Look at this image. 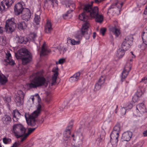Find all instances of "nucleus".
I'll return each mask as SVG.
<instances>
[{
    "label": "nucleus",
    "instance_id": "1",
    "mask_svg": "<svg viewBox=\"0 0 147 147\" xmlns=\"http://www.w3.org/2000/svg\"><path fill=\"white\" fill-rule=\"evenodd\" d=\"M98 13V8L97 6L92 7L91 5L87 4L84 5L83 8V12L79 16V19L85 22L82 25L81 30H78L76 34L75 37L76 38L81 39L84 36L86 39H89L90 33H88V31L90 26V24L88 20L90 17L93 18Z\"/></svg>",
    "mask_w": 147,
    "mask_h": 147
},
{
    "label": "nucleus",
    "instance_id": "2",
    "mask_svg": "<svg viewBox=\"0 0 147 147\" xmlns=\"http://www.w3.org/2000/svg\"><path fill=\"white\" fill-rule=\"evenodd\" d=\"M41 110V106L38 104L36 110L31 115L25 114V116L28 125L31 127L34 126L36 125L37 121L35 119L40 114Z\"/></svg>",
    "mask_w": 147,
    "mask_h": 147
},
{
    "label": "nucleus",
    "instance_id": "3",
    "mask_svg": "<svg viewBox=\"0 0 147 147\" xmlns=\"http://www.w3.org/2000/svg\"><path fill=\"white\" fill-rule=\"evenodd\" d=\"M48 82L46 81L45 78L42 77H35L30 82L26 84L28 89L36 88L42 85L47 86Z\"/></svg>",
    "mask_w": 147,
    "mask_h": 147
},
{
    "label": "nucleus",
    "instance_id": "4",
    "mask_svg": "<svg viewBox=\"0 0 147 147\" xmlns=\"http://www.w3.org/2000/svg\"><path fill=\"white\" fill-rule=\"evenodd\" d=\"M19 55L23 65L26 64L31 61L32 55L27 49L25 48L22 49L20 50Z\"/></svg>",
    "mask_w": 147,
    "mask_h": 147
},
{
    "label": "nucleus",
    "instance_id": "5",
    "mask_svg": "<svg viewBox=\"0 0 147 147\" xmlns=\"http://www.w3.org/2000/svg\"><path fill=\"white\" fill-rule=\"evenodd\" d=\"M26 129L23 125L20 124H15L13 126L12 131L18 138L25 135Z\"/></svg>",
    "mask_w": 147,
    "mask_h": 147
},
{
    "label": "nucleus",
    "instance_id": "6",
    "mask_svg": "<svg viewBox=\"0 0 147 147\" xmlns=\"http://www.w3.org/2000/svg\"><path fill=\"white\" fill-rule=\"evenodd\" d=\"M16 25L14 18H12L7 20L5 22V29L7 33H11L14 31Z\"/></svg>",
    "mask_w": 147,
    "mask_h": 147
},
{
    "label": "nucleus",
    "instance_id": "7",
    "mask_svg": "<svg viewBox=\"0 0 147 147\" xmlns=\"http://www.w3.org/2000/svg\"><path fill=\"white\" fill-rule=\"evenodd\" d=\"M133 42V38L132 36H129L127 37L123 41L121 45V47L124 50H127L130 47Z\"/></svg>",
    "mask_w": 147,
    "mask_h": 147
},
{
    "label": "nucleus",
    "instance_id": "8",
    "mask_svg": "<svg viewBox=\"0 0 147 147\" xmlns=\"http://www.w3.org/2000/svg\"><path fill=\"white\" fill-rule=\"evenodd\" d=\"M13 0H3L0 4V10L3 11L7 9L12 5Z\"/></svg>",
    "mask_w": 147,
    "mask_h": 147
},
{
    "label": "nucleus",
    "instance_id": "9",
    "mask_svg": "<svg viewBox=\"0 0 147 147\" xmlns=\"http://www.w3.org/2000/svg\"><path fill=\"white\" fill-rule=\"evenodd\" d=\"M144 92V88L142 86L139 87L137 90L136 93L133 97L132 100L133 102H135L139 100V98L143 94Z\"/></svg>",
    "mask_w": 147,
    "mask_h": 147
},
{
    "label": "nucleus",
    "instance_id": "10",
    "mask_svg": "<svg viewBox=\"0 0 147 147\" xmlns=\"http://www.w3.org/2000/svg\"><path fill=\"white\" fill-rule=\"evenodd\" d=\"M6 59L4 60V62L5 63L6 65H13L15 64V62L11 59V55L9 51L7 50L5 52Z\"/></svg>",
    "mask_w": 147,
    "mask_h": 147
},
{
    "label": "nucleus",
    "instance_id": "11",
    "mask_svg": "<svg viewBox=\"0 0 147 147\" xmlns=\"http://www.w3.org/2000/svg\"><path fill=\"white\" fill-rule=\"evenodd\" d=\"M131 68V66L129 64H127L125 65L122 73L121 79L122 82H123L124 81V79L127 77Z\"/></svg>",
    "mask_w": 147,
    "mask_h": 147
},
{
    "label": "nucleus",
    "instance_id": "12",
    "mask_svg": "<svg viewBox=\"0 0 147 147\" xmlns=\"http://www.w3.org/2000/svg\"><path fill=\"white\" fill-rule=\"evenodd\" d=\"M22 13V14L21 16L23 20L27 21L30 20L31 16V13L28 9H24Z\"/></svg>",
    "mask_w": 147,
    "mask_h": 147
},
{
    "label": "nucleus",
    "instance_id": "13",
    "mask_svg": "<svg viewBox=\"0 0 147 147\" xmlns=\"http://www.w3.org/2000/svg\"><path fill=\"white\" fill-rule=\"evenodd\" d=\"M24 9L25 8L23 7L22 3L21 2L18 3L14 7L15 14L17 15L20 14L22 13Z\"/></svg>",
    "mask_w": 147,
    "mask_h": 147
},
{
    "label": "nucleus",
    "instance_id": "14",
    "mask_svg": "<svg viewBox=\"0 0 147 147\" xmlns=\"http://www.w3.org/2000/svg\"><path fill=\"white\" fill-rule=\"evenodd\" d=\"M123 4V3L118 2L114 4H113L109 8L107 13H113L115 11V9L117 7L118 8H121Z\"/></svg>",
    "mask_w": 147,
    "mask_h": 147
},
{
    "label": "nucleus",
    "instance_id": "15",
    "mask_svg": "<svg viewBox=\"0 0 147 147\" xmlns=\"http://www.w3.org/2000/svg\"><path fill=\"white\" fill-rule=\"evenodd\" d=\"M52 71L54 73L52 77L51 86H53L56 82L57 76L58 74V69L57 66L53 68L52 69Z\"/></svg>",
    "mask_w": 147,
    "mask_h": 147
},
{
    "label": "nucleus",
    "instance_id": "16",
    "mask_svg": "<svg viewBox=\"0 0 147 147\" xmlns=\"http://www.w3.org/2000/svg\"><path fill=\"white\" fill-rule=\"evenodd\" d=\"M53 30L52 25L51 21L47 20L44 27V31L45 33L49 34L51 33Z\"/></svg>",
    "mask_w": 147,
    "mask_h": 147
},
{
    "label": "nucleus",
    "instance_id": "17",
    "mask_svg": "<svg viewBox=\"0 0 147 147\" xmlns=\"http://www.w3.org/2000/svg\"><path fill=\"white\" fill-rule=\"evenodd\" d=\"M132 135V133L131 131L125 132L123 134L122 138L124 141H129L130 140Z\"/></svg>",
    "mask_w": 147,
    "mask_h": 147
},
{
    "label": "nucleus",
    "instance_id": "18",
    "mask_svg": "<svg viewBox=\"0 0 147 147\" xmlns=\"http://www.w3.org/2000/svg\"><path fill=\"white\" fill-rule=\"evenodd\" d=\"M65 5L67 7L70 9V12L72 11L75 8V4L71 0H66L65 1Z\"/></svg>",
    "mask_w": 147,
    "mask_h": 147
},
{
    "label": "nucleus",
    "instance_id": "19",
    "mask_svg": "<svg viewBox=\"0 0 147 147\" xmlns=\"http://www.w3.org/2000/svg\"><path fill=\"white\" fill-rule=\"evenodd\" d=\"M17 39L18 43L19 44H26L29 41L27 37L25 36H18Z\"/></svg>",
    "mask_w": 147,
    "mask_h": 147
},
{
    "label": "nucleus",
    "instance_id": "20",
    "mask_svg": "<svg viewBox=\"0 0 147 147\" xmlns=\"http://www.w3.org/2000/svg\"><path fill=\"white\" fill-rule=\"evenodd\" d=\"M136 109L141 113H144L146 112V108L144 103H141L136 106Z\"/></svg>",
    "mask_w": 147,
    "mask_h": 147
},
{
    "label": "nucleus",
    "instance_id": "21",
    "mask_svg": "<svg viewBox=\"0 0 147 147\" xmlns=\"http://www.w3.org/2000/svg\"><path fill=\"white\" fill-rule=\"evenodd\" d=\"M38 125H37L36 127L34 128H29L28 129V132L22 138L21 140V142H22L24 140H25L28 136L29 135L32 133L34 131L35 129L37 127Z\"/></svg>",
    "mask_w": 147,
    "mask_h": 147
},
{
    "label": "nucleus",
    "instance_id": "22",
    "mask_svg": "<svg viewBox=\"0 0 147 147\" xmlns=\"http://www.w3.org/2000/svg\"><path fill=\"white\" fill-rule=\"evenodd\" d=\"M119 137V134L116 132L112 131L111 135V141L115 142L116 143L118 142V138Z\"/></svg>",
    "mask_w": 147,
    "mask_h": 147
},
{
    "label": "nucleus",
    "instance_id": "23",
    "mask_svg": "<svg viewBox=\"0 0 147 147\" xmlns=\"http://www.w3.org/2000/svg\"><path fill=\"white\" fill-rule=\"evenodd\" d=\"M109 30L116 36L118 37L120 34L119 29L117 28L116 26L110 27Z\"/></svg>",
    "mask_w": 147,
    "mask_h": 147
},
{
    "label": "nucleus",
    "instance_id": "24",
    "mask_svg": "<svg viewBox=\"0 0 147 147\" xmlns=\"http://www.w3.org/2000/svg\"><path fill=\"white\" fill-rule=\"evenodd\" d=\"M13 120L15 122H17L21 117L20 112L17 110L13 111Z\"/></svg>",
    "mask_w": 147,
    "mask_h": 147
},
{
    "label": "nucleus",
    "instance_id": "25",
    "mask_svg": "<svg viewBox=\"0 0 147 147\" xmlns=\"http://www.w3.org/2000/svg\"><path fill=\"white\" fill-rule=\"evenodd\" d=\"M142 38L143 43L147 45V26L146 27L142 33Z\"/></svg>",
    "mask_w": 147,
    "mask_h": 147
},
{
    "label": "nucleus",
    "instance_id": "26",
    "mask_svg": "<svg viewBox=\"0 0 147 147\" xmlns=\"http://www.w3.org/2000/svg\"><path fill=\"white\" fill-rule=\"evenodd\" d=\"M96 16L93 17V18L95 19V21L99 23H101L103 20V16L102 15L98 13Z\"/></svg>",
    "mask_w": 147,
    "mask_h": 147
},
{
    "label": "nucleus",
    "instance_id": "27",
    "mask_svg": "<svg viewBox=\"0 0 147 147\" xmlns=\"http://www.w3.org/2000/svg\"><path fill=\"white\" fill-rule=\"evenodd\" d=\"M2 120L4 124L8 125L10 123L11 119L9 116L5 115L3 117Z\"/></svg>",
    "mask_w": 147,
    "mask_h": 147
},
{
    "label": "nucleus",
    "instance_id": "28",
    "mask_svg": "<svg viewBox=\"0 0 147 147\" xmlns=\"http://www.w3.org/2000/svg\"><path fill=\"white\" fill-rule=\"evenodd\" d=\"M50 51L48 50L46 47L45 43H44L42 47V50L40 53L41 56L46 55L48 53L50 52Z\"/></svg>",
    "mask_w": 147,
    "mask_h": 147
},
{
    "label": "nucleus",
    "instance_id": "29",
    "mask_svg": "<svg viewBox=\"0 0 147 147\" xmlns=\"http://www.w3.org/2000/svg\"><path fill=\"white\" fill-rule=\"evenodd\" d=\"M80 73L78 72L72 76L70 78V80L71 82H74L78 81L80 78Z\"/></svg>",
    "mask_w": 147,
    "mask_h": 147
},
{
    "label": "nucleus",
    "instance_id": "30",
    "mask_svg": "<svg viewBox=\"0 0 147 147\" xmlns=\"http://www.w3.org/2000/svg\"><path fill=\"white\" fill-rule=\"evenodd\" d=\"M123 48L121 47L119 48L117 51L116 56L119 58H120L123 57L125 54V52L126 50H124Z\"/></svg>",
    "mask_w": 147,
    "mask_h": 147
},
{
    "label": "nucleus",
    "instance_id": "31",
    "mask_svg": "<svg viewBox=\"0 0 147 147\" xmlns=\"http://www.w3.org/2000/svg\"><path fill=\"white\" fill-rule=\"evenodd\" d=\"M57 0H45L44 1V6H47L48 4L51 3L53 7H54V5H57Z\"/></svg>",
    "mask_w": 147,
    "mask_h": 147
},
{
    "label": "nucleus",
    "instance_id": "32",
    "mask_svg": "<svg viewBox=\"0 0 147 147\" xmlns=\"http://www.w3.org/2000/svg\"><path fill=\"white\" fill-rule=\"evenodd\" d=\"M27 24L25 22H21L18 23V27L20 30H22L27 28Z\"/></svg>",
    "mask_w": 147,
    "mask_h": 147
},
{
    "label": "nucleus",
    "instance_id": "33",
    "mask_svg": "<svg viewBox=\"0 0 147 147\" xmlns=\"http://www.w3.org/2000/svg\"><path fill=\"white\" fill-rule=\"evenodd\" d=\"M23 99H21V97L17 96L15 99V101L16 105L18 106H20L22 105L23 103Z\"/></svg>",
    "mask_w": 147,
    "mask_h": 147
},
{
    "label": "nucleus",
    "instance_id": "34",
    "mask_svg": "<svg viewBox=\"0 0 147 147\" xmlns=\"http://www.w3.org/2000/svg\"><path fill=\"white\" fill-rule=\"evenodd\" d=\"M7 81V79L5 76L3 74H0V84L4 85Z\"/></svg>",
    "mask_w": 147,
    "mask_h": 147
},
{
    "label": "nucleus",
    "instance_id": "35",
    "mask_svg": "<svg viewBox=\"0 0 147 147\" xmlns=\"http://www.w3.org/2000/svg\"><path fill=\"white\" fill-rule=\"evenodd\" d=\"M70 134V131H69V130H66L63 133V135L64 137V139L65 140H67V139L69 137Z\"/></svg>",
    "mask_w": 147,
    "mask_h": 147
},
{
    "label": "nucleus",
    "instance_id": "36",
    "mask_svg": "<svg viewBox=\"0 0 147 147\" xmlns=\"http://www.w3.org/2000/svg\"><path fill=\"white\" fill-rule=\"evenodd\" d=\"M67 42L68 43H71L72 45H76L79 44L80 43V42L79 40L76 41L74 39L72 40L71 39H68Z\"/></svg>",
    "mask_w": 147,
    "mask_h": 147
},
{
    "label": "nucleus",
    "instance_id": "37",
    "mask_svg": "<svg viewBox=\"0 0 147 147\" xmlns=\"http://www.w3.org/2000/svg\"><path fill=\"white\" fill-rule=\"evenodd\" d=\"M120 130V125L119 123H117L113 128V132L119 134Z\"/></svg>",
    "mask_w": 147,
    "mask_h": 147
},
{
    "label": "nucleus",
    "instance_id": "38",
    "mask_svg": "<svg viewBox=\"0 0 147 147\" xmlns=\"http://www.w3.org/2000/svg\"><path fill=\"white\" fill-rule=\"evenodd\" d=\"M40 16L39 15L36 14L35 17L34 19V21L36 23V24H38L40 21Z\"/></svg>",
    "mask_w": 147,
    "mask_h": 147
},
{
    "label": "nucleus",
    "instance_id": "39",
    "mask_svg": "<svg viewBox=\"0 0 147 147\" xmlns=\"http://www.w3.org/2000/svg\"><path fill=\"white\" fill-rule=\"evenodd\" d=\"M18 95L17 96L21 97V99H24V94L21 90H18L17 92Z\"/></svg>",
    "mask_w": 147,
    "mask_h": 147
},
{
    "label": "nucleus",
    "instance_id": "40",
    "mask_svg": "<svg viewBox=\"0 0 147 147\" xmlns=\"http://www.w3.org/2000/svg\"><path fill=\"white\" fill-rule=\"evenodd\" d=\"M102 85V84H99L98 82L96 83L95 86L94 90L95 91H97L100 89L101 88Z\"/></svg>",
    "mask_w": 147,
    "mask_h": 147
},
{
    "label": "nucleus",
    "instance_id": "41",
    "mask_svg": "<svg viewBox=\"0 0 147 147\" xmlns=\"http://www.w3.org/2000/svg\"><path fill=\"white\" fill-rule=\"evenodd\" d=\"M30 37L31 39H32L33 41H34L35 40L36 38L37 37V35L36 33L34 32H33L30 33Z\"/></svg>",
    "mask_w": 147,
    "mask_h": 147
},
{
    "label": "nucleus",
    "instance_id": "42",
    "mask_svg": "<svg viewBox=\"0 0 147 147\" xmlns=\"http://www.w3.org/2000/svg\"><path fill=\"white\" fill-rule=\"evenodd\" d=\"M105 80V76H101L99 79L98 82L99 83V84H102L104 83Z\"/></svg>",
    "mask_w": 147,
    "mask_h": 147
},
{
    "label": "nucleus",
    "instance_id": "43",
    "mask_svg": "<svg viewBox=\"0 0 147 147\" xmlns=\"http://www.w3.org/2000/svg\"><path fill=\"white\" fill-rule=\"evenodd\" d=\"M3 141L5 144H7L11 142V140L9 138H4L3 139Z\"/></svg>",
    "mask_w": 147,
    "mask_h": 147
},
{
    "label": "nucleus",
    "instance_id": "44",
    "mask_svg": "<svg viewBox=\"0 0 147 147\" xmlns=\"http://www.w3.org/2000/svg\"><path fill=\"white\" fill-rule=\"evenodd\" d=\"M4 99L8 103V105H9V103L11 101V98L10 96L5 97V98H4Z\"/></svg>",
    "mask_w": 147,
    "mask_h": 147
},
{
    "label": "nucleus",
    "instance_id": "45",
    "mask_svg": "<svg viewBox=\"0 0 147 147\" xmlns=\"http://www.w3.org/2000/svg\"><path fill=\"white\" fill-rule=\"evenodd\" d=\"M126 112V107L122 108L121 110V113L122 115L125 114Z\"/></svg>",
    "mask_w": 147,
    "mask_h": 147
},
{
    "label": "nucleus",
    "instance_id": "46",
    "mask_svg": "<svg viewBox=\"0 0 147 147\" xmlns=\"http://www.w3.org/2000/svg\"><path fill=\"white\" fill-rule=\"evenodd\" d=\"M105 135V133L104 131L102 130L101 131V134H100V137H101L102 139H104Z\"/></svg>",
    "mask_w": 147,
    "mask_h": 147
},
{
    "label": "nucleus",
    "instance_id": "47",
    "mask_svg": "<svg viewBox=\"0 0 147 147\" xmlns=\"http://www.w3.org/2000/svg\"><path fill=\"white\" fill-rule=\"evenodd\" d=\"M106 30V29L105 28H101L100 32L102 34L103 36L104 35L105 33Z\"/></svg>",
    "mask_w": 147,
    "mask_h": 147
},
{
    "label": "nucleus",
    "instance_id": "48",
    "mask_svg": "<svg viewBox=\"0 0 147 147\" xmlns=\"http://www.w3.org/2000/svg\"><path fill=\"white\" fill-rule=\"evenodd\" d=\"M73 123H70L69 125H68L66 128V130H69L70 131L72 127Z\"/></svg>",
    "mask_w": 147,
    "mask_h": 147
},
{
    "label": "nucleus",
    "instance_id": "49",
    "mask_svg": "<svg viewBox=\"0 0 147 147\" xmlns=\"http://www.w3.org/2000/svg\"><path fill=\"white\" fill-rule=\"evenodd\" d=\"M20 145V143L19 142H16L12 147H18Z\"/></svg>",
    "mask_w": 147,
    "mask_h": 147
},
{
    "label": "nucleus",
    "instance_id": "50",
    "mask_svg": "<svg viewBox=\"0 0 147 147\" xmlns=\"http://www.w3.org/2000/svg\"><path fill=\"white\" fill-rule=\"evenodd\" d=\"M2 40L3 42V45H5L6 44V38L5 37H3L2 38Z\"/></svg>",
    "mask_w": 147,
    "mask_h": 147
},
{
    "label": "nucleus",
    "instance_id": "51",
    "mask_svg": "<svg viewBox=\"0 0 147 147\" xmlns=\"http://www.w3.org/2000/svg\"><path fill=\"white\" fill-rule=\"evenodd\" d=\"M51 100V97L50 96H47L45 98V101L48 103H49Z\"/></svg>",
    "mask_w": 147,
    "mask_h": 147
},
{
    "label": "nucleus",
    "instance_id": "52",
    "mask_svg": "<svg viewBox=\"0 0 147 147\" xmlns=\"http://www.w3.org/2000/svg\"><path fill=\"white\" fill-rule=\"evenodd\" d=\"M71 12L69 11V10L67 12V14H65L63 15V17L64 19H66L67 18L66 17H67L68 16V14Z\"/></svg>",
    "mask_w": 147,
    "mask_h": 147
},
{
    "label": "nucleus",
    "instance_id": "53",
    "mask_svg": "<svg viewBox=\"0 0 147 147\" xmlns=\"http://www.w3.org/2000/svg\"><path fill=\"white\" fill-rule=\"evenodd\" d=\"M65 61V59L63 58L59 60V64H61L63 63Z\"/></svg>",
    "mask_w": 147,
    "mask_h": 147
},
{
    "label": "nucleus",
    "instance_id": "54",
    "mask_svg": "<svg viewBox=\"0 0 147 147\" xmlns=\"http://www.w3.org/2000/svg\"><path fill=\"white\" fill-rule=\"evenodd\" d=\"M137 147H142V145L140 142H138L135 144Z\"/></svg>",
    "mask_w": 147,
    "mask_h": 147
},
{
    "label": "nucleus",
    "instance_id": "55",
    "mask_svg": "<svg viewBox=\"0 0 147 147\" xmlns=\"http://www.w3.org/2000/svg\"><path fill=\"white\" fill-rule=\"evenodd\" d=\"M142 82L145 81V82H147V75L145 77L142 79Z\"/></svg>",
    "mask_w": 147,
    "mask_h": 147
},
{
    "label": "nucleus",
    "instance_id": "56",
    "mask_svg": "<svg viewBox=\"0 0 147 147\" xmlns=\"http://www.w3.org/2000/svg\"><path fill=\"white\" fill-rule=\"evenodd\" d=\"M113 107H115V113H117V109L118 108V106L117 105H115Z\"/></svg>",
    "mask_w": 147,
    "mask_h": 147
},
{
    "label": "nucleus",
    "instance_id": "57",
    "mask_svg": "<svg viewBox=\"0 0 147 147\" xmlns=\"http://www.w3.org/2000/svg\"><path fill=\"white\" fill-rule=\"evenodd\" d=\"M104 139H102L101 137H100L99 138H98L97 140L98 142L99 143L100 142H101L102 140H103Z\"/></svg>",
    "mask_w": 147,
    "mask_h": 147
},
{
    "label": "nucleus",
    "instance_id": "58",
    "mask_svg": "<svg viewBox=\"0 0 147 147\" xmlns=\"http://www.w3.org/2000/svg\"><path fill=\"white\" fill-rule=\"evenodd\" d=\"M143 135L144 137L147 136V130L144 131L143 132Z\"/></svg>",
    "mask_w": 147,
    "mask_h": 147
},
{
    "label": "nucleus",
    "instance_id": "59",
    "mask_svg": "<svg viewBox=\"0 0 147 147\" xmlns=\"http://www.w3.org/2000/svg\"><path fill=\"white\" fill-rule=\"evenodd\" d=\"M34 96H36L38 100L40 99V97L38 94H35Z\"/></svg>",
    "mask_w": 147,
    "mask_h": 147
},
{
    "label": "nucleus",
    "instance_id": "60",
    "mask_svg": "<svg viewBox=\"0 0 147 147\" xmlns=\"http://www.w3.org/2000/svg\"><path fill=\"white\" fill-rule=\"evenodd\" d=\"M144 13L145 15H147V6H146L144 10Z\"/></svg>",
    "mask_w": 147,
    "mask_h": 147
},
{
    "label": "nucleus",
    "instance_id": "61",
    "mask_svg": "<svg viewBox=\"0 0 147 147\" xmlns=\"http://www.w3.org/2000/svg\"><path fill=\"white\" fill-rule=\"evenodd\" d=\"M3 32V28L2 27L0 26V33H2Z\"/></svg>",
    "mask_w": 147,
    "mask_h": 147
},
{
    "label": "nucleus",
    "instance_id": "62",
    "mask_svg": "<svg viewBox=\"0 0 147 147\" xmlns=\"http://www.w3.org/2000/svg\"><path fill=\"white\" fill-rule=\"evenodd\" d=\"M131 55H133V56H132V57L133 58H135V56L133 54V52L132 51H131Z\"/></svg>",
    "mask_w": 147,
    "mask_h": 147
},
{
    "label": "nucleus",
    "instance_id": "63",
    "mask_svg": "<svg viewBox=\"0 0 147 147\" xmlns=\"http://www.w3.org/2000/svg\"><path fill=\"white\" fill-rule=\"evenodd\" d=\"M96 33L95 32H94L93 33V38H94L96 37Z\"/></svg>",
    "mask_w": 147,
    "mask_h": 147
},
{
    "label": "nucleus",
    "instance_id": "64",
    "mask_svg": "<svg viewBox=\"0 0 147 147\" xmlns=\"http://www.w3.org/2000/svg\"><path fill=\"white\" fill-rule=\"evenodd\" d=\"M31 100H32V103H34V98L33 97H32L31 98Z\"/></svg>",
    "mask_w": 147,
    "mask_h": 147
}]
</instances>
